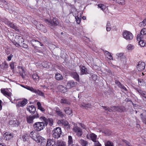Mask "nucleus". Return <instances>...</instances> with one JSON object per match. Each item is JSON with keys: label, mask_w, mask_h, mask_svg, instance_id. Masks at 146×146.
Masks as SVG:
<instances>
[{"label": "nucleus", "mask_w": 146, "mask_h": 146, "mask_svg": "<svg viewBox=\"0 0 146 146\" xmlns=\"http://www.w3.org/2000/svg\"><path fill=\"white\" fill-rule=\"evenodd\" d=\"M3 136L6 140H9L13 137V135L9 132H6L4 134Z\"/></svg>", "instance_id": "nucleus-11"}, {"label": "nucleus", "mask_w": 146, "mask_h": 146, "mask_svg": "<svg viewBox=\"0 0 146 146\" xmlns=\"http://www.w3.org/2000/svg\"><path fill=\"white\" fill-rule=\"evenodd\" d=\"M24 88L33 92L35 93L36 91V89L33 88L31 87L27 86L26 87H24Z\"/></svg>", "instance_id": "nucleus-39"}, {"label": "nucleus", "mask_w": 146, "mask_h": 146, "mask_svg": "<svg viewBox=\"0 0 146 146\" xmlns=\"http://www.w3.org/2000/svg\"><path fill=\"white\" fill-rule=\"evenodd\" d=\"M102 107L105 110H107L108 111L111 112L113 111V110H112V108L111 109L110 108L108 107H107L104 106H102Z\"/></svg>", "instance_id": "nucleus-45"}, {"label": "nucleus", "mask_w": 146, "mask_h": 146, "mask_svg": "<svg viewBox=\"0 0 146 146\" xmlns=\"http://www.w3.org/2000/svg\"><path fill=\"white\" fill-rule=\"evenodd\" d=\"M142 23L145 26L146 25V18L144 19L142 22Z\"/></svg>", "instance_id": "nucleus-60"}, {"label": "nucleus", "mask_w": 146, "mask_h": 146, "mask_svg": "<svg viewBox=\"0 0 146 146\" xmlns=\"http://www.w3.org/2000/svg\"><path fill=\"white\" fill-rule=\"evenodd\" d=\"M44 21L48 25V27L51 29H53L59 24L58 19L56 18H54L52 20L45 19Z\"/></svg>", "instance_id": "nucleus-1"}, {"label": "nucleus", "mask_w": 146, "mask_h": 146, "mask_svg": "<svg viewBox=\"0 0 146 146\" xmlns=\"http://www.w3.org/2000/svg\"><path fill=\"white\" fill-rule=\"evenodd\" d=\"M58 88L62 93H65L67 91V88L62 85H59L58 86Z\"/></svg>", "instance_id": "nucleus-19"}, {"label": "nucleus", "mask_w": 146, "mask_h": 146, "mask_svg": "<svg viewBox=\"0 0 146 146\" xmlns=\"http://www.w3.org/2000/svg\"><path fill=\"white\" fill-rule=\"evenodd\" d=\"M142 96L146 98V92L144 91L143 93V94H142Z\"/></svg>", "instance_id": "nucleus-63"}, {"label": "nucleus", "mask_w": 146, "mask_h": 146, "mask_svg": "<svg viewBox=\"0 0 146 146\" xmlns=\"http://www.w3.org/2000/svg\"><path fill=\"white\" fill-rule=\"evenodd\" d=\"M20 46L22 47L25 48H27L28 47V45L24 43H21L20 45Z\"/></svg>", "instance_id": "nucleus-52"}, {"label": "nucleus", "mask_w": 146, "mask_h": 146, "mask_svg": "<svg viewBox=\"0 0 146 146\" xmlns=\"http://www.w3.org/2000/svg\"><path fill=\"white\" fill-rule=\"evenodd\" d=\"M18 68L19 69V71L20 75L22 76L23 75V73H25V72L23 67L21 66H18Z\"/></svg>", "instance_id": "nucleus-30"}, {"label": "nucleus", "mask_w": 146, "mask_h": 146, "mask_svg": "<svg viewBox=\"0 0 146 146\" xmlns=\"http://www.w3.org/2000/svg\"><path fill=\"white\" fill-rule=\"evenodd\" d=\"M7 90L5 89H1V92L4 95L9 97L11 96V93L10 92H7Z\"/></svg>", "instance_id": "nucleus-18"}, {"label": "nucleus", "mask_w": 146, "mask_h": 146, "mask_svg": "<svg viewBox=\"0 0 146 146\" xmlns=\"http://www.w3.org/2000/svg\"><path fill=\"white\" fill-rule=\"evenodd\" d=\"M56 145V146H66V143L61 140H57Z\"/></svg>", "instance_id": "nucleus-20"}, {"label": "nucleus", "mask_w": 146, "mask_h": 146, "mask_svg": "<svg viewBox=\"0 0 146 146\" xmlns=\"http://www.w3.org/2000/svg\"><path fill=\"white\" fill-rule=\"evenodd\" d=\"M78 15H76L75 16V18L76 19L77 23L78 24H79L81 21V14L80 13L78 14Z\"/></svg>", "instance_id": "nucleus-21"}, {"label": "nucleus", "mask_w": 146, "mask_h": 146, "mask_svg": "<svg viewBox=\"0 0 146 146\" xmlns=\"http://www.w3.org/2000/svg\"><path fill=\"white\" fill-rule=\"evenodd\" d=\"M60 102L62 104H69V102L66 99H62L60 100Z\"/></svg>", "instance_id": "nucleus-36"}, {"label": "nucleus", "mask_w": 146, "mask_h": 146, "mask_svg": "<svg viewBox=\"0 0 146 146\" xmlns=\"http://www.w3.org/2000/svg\"><path fill=\"white\" fill-rule=\"evenodd\" d=\"M40 119L42 120L44 122V123L45 124L46 126L48 124V123L47 122V119L45 117L42 116L40 117Z\"/></svg>", "instance_id": "nucleus-42"}, {"label": "nucleus", "mask_w": 146, "mask_h": 146, "mask_svg": "<svg viewBox=\"0 0 146 146\" xmlns=\"http://www.w3.org/2000/svg\"><path fill=\"white\" fill-rule=\"evenodd\" d=\"M73 143V140L72 137L71 136L69 135L68 136V144L69 145L72 144Z\"/></svg>", "instance_id": "nucleus-33"}, {"label": "nucleus", "mask_w": 146, "mask_h": 146, "mask_svg": "<svg viewBox=\"0 0 146 146\" xmlns=\"http://www.w3.org/2000/svg\"><path fill=\"white\" fill-rule=\"evenodd\" d=\"M46 139L44 138L39 136L36 142L37 143H40L41 145L44 146L46 144Z\"/></svg>", "instance_id": "nucleus-9"}, {"label": "nucleus", "mask_w": 146, "mask_h": 146, "mask_svg": "<svg viewBox=\"0 0 146 146\" xmlns=\"http://www.w3.org/2000/svg\"><path fill=\"white\" fill-rule=\"evenodd\" d=\"M139 26L140 27H143L145 26L142 23V22H140V23H139Z\"/></svg>", "instance_id": "nucleus-62"}, {"label": "nucleus", "mask_w": 146, "mask_h": 146, "mask_svg": "<svg viewBox=\"0 0 146 146\" xmlns=\"http://www.w3.org/2000/svg\"><path fill=\"white\" fill-rule=\"evenodd\" d=\"M111 108L112 109L113 111H119L121 110L119 107L115 106L111 107Z\"/></svg>", "instance_id": "nucleus-46"}, {"label": "nucleus", "mask_w": 146, "mask_h": 146, "mask_svg": "<svg viewBox=\"0 0 146 146\" xmlns=\"http://www.w3.org/2000/svg\"><path fill=\"white\" fill-rule=\"evenodd\" d=\"M56 113L58 115L62 118H63L64 117H65V114L63 113L60 110L58 111Z\"/></svg>", "instance_id": "nucleus-37"}, {"label": "nucleus", "mask_w": 146, "mask_h": 146, "mask_svg": "<svg viewBox=\"0 0 146 146\" xmlns=\"http://www.w3.org/2000/svg\"><path fill=\"white\" fill-rule=\"evenodd\" d=\"M94 142V146H102L101 145L100 143L98 141H97L96 140V141Z\"/></svg>", "instance_id": "nucleus-51"}, {"label": "nucleus", "mask_w": 146, "mask_h": 146, "mask_svg": "<svg viewBox=\"0 0 146 146\" xmlns=\"http://www.w3.org/2000/svg\"><path fill=\"white\" fill-rule=\"evenodd\" d=\"M145 64H137V68H139V67H141V69H140V70H143L145 68V66L143 65H145Z\"/></svg>", "instance_id": "nucleus-49"}, {"label": "nucleus", "mask_w": 146, "mask_h": 146, "mask_svg": "<svg viewBox=\"0 0 146 146\" xmlns=\"http://www.w3.org/2000/svg\"><path fill=\"white\" fill-rule=\"evenodd\" d=\"M27 110L32 113H34L35 112L36 109L33 105L29 106L27 108Z\"/></svg>", "instance_id": "nucleus-14"}, {"label": "nucleus", "mask_w": 146, "mask_h": 146, "mask_svg": "<svg viewBox=\"0 0 146 146\" xmlns=\"http://www.w3.org/2000/svg\"><path fill=\"white\" fill-rule=\"evenodd\" d=\"M140 116L143 122L146 125V116H143L142 113H141Z\"/></svg>", "instance_id": "nucleus-43"}, {"label": "nucleus", "mask_w": 146, "mask_h": 146, "mask_svg": "<svg viewBox=\"0 0 146 146\" xmlns=\"http://www.w3.org/2000/svg\"><path fill=\"white\" fill-rule=\"evenodd\" d=\"M137 91L142 96V94H143V93L144 92V91H143L140 90H137Z\"/></svg>", "instance_id": "nucleus-58"}, {"label": "nucleus", "mask_w": 146, "mask_h": 146, "mask_svg": "<svg viewBox=\"0 0 146 146\" xmlns=\"http://www.w3.org/2000/svg\"><path fill=\"white\" fill-rule=\"evenodd\" d=\"M64 111L67 114L70 115L72 113V110L71 109L68 108H66L64 110Z\"/></svg>", "instance_id": "nucleus-28"}, {"label": "nucleus", "mask_w": 146, "mask_h": 146, "mask_svg": "<svg viewBox=\"0 0 146 146\" xmlns=\"http://www.w3.org/2000/svg\"><path fill=\"white\" fill-rule=\"evenodd\" d=\"M38 109L42 111H44L45 110L42 107Z\"/></svg>", "instance_id": "nucleus-64"}, {"label": "nucleus", "mask_w": 146, "mask_h": 146, "mask_svg": "<svg viewBox=\"0 0 146 146\" xmlns=\"http://www.w3.org/2000/svg\"><path fill=\"white\" fill-rule=\"evenodd\" d=\"M106 30L110 31L111 29V25L109 22H108L106 25Z\"/></svg>", "instance_id": "nucleus-41"}, {"label": "nucleus", "mask_w": 146, "mask_h": 146, "mask_svg": "<svg viewBox=\"0 0 146 146\" xmlns=\"http://www.w3.org/2000/svg\"><path fill=\"white\" fill-rule=\"evenodd\" d=\"M48 64H40L39 66L40 67H42V68H48Z\"/></svg>", "instance_id": "nucleus-53"}, {"label": "nucleus", "mask_w": 146, "mask_h": 146, "mask_svg": "<svg viewBox=\"0 0 146 146\" xmlns=\"http://www.w3.org/2000/svg\"><path fill=\"white\" fill-rule=\"evenodd\" d=\"M18 39V42L19 44H21V43H22V42L24 41L23 39L21 36H16L15 39Z\"/></svg>", "instance_id": "nucleus-29"}, {"label": "nucleus", "mask_w": 146, "mask_h": 146, "mask_svg": "<svg viewBox=\"0 0 146 146\" xmlns=\"http://www.w3.org/2000/svg\"><path fill=\"white\" fill-rule=\"evenodd\" d=\"M104 52L106 56L110 60L112 59V57L110 53L107 51H104Z\"/></svg>", "instance_id": "nucleus-24"}, {"label": "nucleus", "mask_w": 146, "mask_h": 146, "mask_svg": "<svg viewBox=\"0 0 146 146\" xmlns=\"http://www.w3.org/2000/svg\"><path fill=\"white\" fill-rule=\"evenodd\" d=\"M35 93L41 96H44V93L38 90H36Z\"/></svg>", "instance_id": "nucleus-38"}, {"label": "nucleus", "mask_w": 146, "mask_h": 146, "mask_svg": "<svg viewBox=\"0 0 146 146\" xmlns=\"http://www.w3.org/2000/svg\"><path fill=\"white\" fill-rule=\"evenodd\" d=\"M37 105L38 106V109L42 107L40 103L39 102H37Z\"/></svg>", "instance_id": "nucleus-59"}, {"label": "nucleus", "mask_w": 146, "mask_h": 146, "mask_svg": "<svg viewBox=\"0 0 146 146\" xmlns=\"http://www.w3.org/2000/svg\"><path fill=\"white\" fill-rule=\"evenodd\" d=\"M87 73V69L84 66L82 67L81 74H86Z\"/></svg>", "instance_id": "nucleus-26"}, {"label": "nucleus", "mask_w": 146, "mask_h": 146, "mask_svg": "<svg viewBox=\"0 0 146 146\" xmlns=\"http://www.w3.org/2000/svg\"><path fill=\"white\" fill-rule=\"evenodd\" d=\"M105 146H113V143L110 141H108L106 143H105Z\"/></svg>", "instance_id": "nucleus-44"}, {"label": "nucleus", "mask_w": 146, "mask_h": 146, "mask_svg": "<svg viewBox=\"0 0 146 146\" xmlns=\"http://www.w3.org/2000/svg\"><path fill=\"white\" fill-rule=\"evenodd\" d=\"M62 131L60 128L56 127L54 129L52 132V137L56 139H58L61 135Z\"/></svg>", "instance_id": "nucleus-2"}, {"label": "nucleus", "mask_w": 146, "mask_h": 146, "mask_svg": "<svg viewBox=\"0 0 146 146\" xmlns=\"http://www.w3.org/2000/svg\"><path fill=\"white\" fill-rule=\"evenodd\" d=\"M115 83L119 87L121 84V83L118 80H116L115 82Z\"/></svg>", "instance_id": "nucleus-57"}, {"label": "nucleus", "mask_w": 146, "mask_h": 146, "mask_svg": "<svg viewBox=\"0 0 146 146\" xmlns=\"http://www.w3.org/2000/svg\"><path fill=\"white\" fill-rule=\"evenodd\" d=\"M116 2L119 4L124 5L125 3V0H116Z\"/></svg>", "instance_id": "nucleus-40"}, {"label": "nucleus", "mask_w": 146, "mask_h": 146, "mask_svg": "<svg viewBox=\"0 0 146 146\" xmlns=\"http://www.w3.org/2000/svg\"><path fill=\"white\" fill-rule=\"evenodd\" d=\"M47 122L48 124V123L50 126H52L53 125V121L52 118H48L47 119Z\"/></svg>", "instance_id": "nucleus-35"}, {"label": "nucleus", "mask_w": 146, "mask_h": 146, "mask_svg": "<svg viewBox=\"0 0 146 146\" xmlns=\"http://www.w3.org/2000/svg\"><path fill=\"white\" fill-rule=\"evenodd\" d=\"M33 78L35 81H38L39 80V77L36 73H35L33 75Z\"/></svg>", "instance_id": "nucleus-32"}, {"label": "nucleus", "mask_w": 146, "mask_h": 146, "mask_svg": "<svg viewBox=\"0 0 146 146\" xmlns=\"http://www.w3.org/2000/svg\"><path fill=\"white\" fill-rule=\"evenodd\" d=\"M39 117V115L38 113L33 115H30L29 116H28L27 117V122L29 123H33V119L36 118H38Z\"/></svg>", "instance_id": "nucleus-5"}, {"label": "nucleus", "mask_w": 146, "mask_h": 146, "mask_svg": "<svg viewBox=\"0 0 146 146\" xmlns=\"http://www.w3.org/2000/svg\"><path fill=\"white\" fill-rule=\"evenodd\" d=\"M40 30L44 33L47 32V30L45 28V27L42 25H40Z\"/></svg>", "instance_id": "nucleus-31"}, {"label": "nucleus", "mask_w": 146, "mask_h": 146, "mask_svg": "<svg viewBox=\"0 0 146 146\" xmlns=\"http://www.w3.org/2000/svg\"><path fill=\"white\" fill-rule=\"evenodd\" d=\"M99 7L102 10L104 11L106 8L105 6L103 4H99L98 5Z\"/></svg>", "instance_id": "nucleus-48"}, {"label": "nucleus", "mask_w": 146, "mask_h": 146, "mask_svg": "<svg viewBox=\"0 0 146 146\" xmlns=\"http://www.w3.org/2000/svg\"><path fill=\"white\" fill-rule=\"evenodd\" d=\"M45 124L44 122H37L33 125L35 130L37 131H40L44 128Z\"/></svg>", "instance_id": "nucleus-3"}, {"label": "nucleus", "mask_w": 146, "mask_h": 146, "mask_svg": "<svg viewBox=\"0 0 146 146\" xmlns=\"http://www.w3.org/2000/svg\"><path fill=\"white\" fill-rule=\"evenodd\" d=\"M138 41H139V44L141 46L143 47L144 46L145 43L143 40H141V38L139 40H138Z\"/></svg>", "instance_id": "nucleus-34"}, {"label": "nucleus", "mask_w": 146, "mask_h": 146, "mask_svg": "<svg viewBox=\"0 0 146 146\" xmlns=\"http://www.w3.org/2000/svg\"><path fill=\"white\" fill-rule=\"evenodd\" d=\"M79 142L82 146H88V142L82 139H80L79 141Z\"/></svg>", "instance_id": "nucleus-23"}, {"label": "nucleus", "mask_w": 146, "mask_h": 146, "mask_svg": "<svg viewBox=\"0 0 146 146\" xmlns=\"http://www.w3.org/2000/svg\"><path fill=\"white\" fill-rule=\"evenodd\" d=\"M123 54L122 53H118L117 54V56L118 57V58L119 57H120L121 58V57H123Z\"/></svg>", "instance_id": "nucleus-55"}, {"label": "nucleus", "mask_w": 146, "mask_h": 146, "mask_svg": "<svg viewBox=\"0 0 146 146\" xmlns=\"http://www.w3.org/2000/svg\"><path fill=\"white\" fill-rule=\"evenodd\" d=\"M58 123L59 125H64V128L67 129H70V127L69 123L67 121L64 119L59 120L58 121Z\"/></svg>", "instance_id": "nucleus-6"}, {"label": "nucleus", "mask_w": 146, "mask_h": 146, "mask_svg": "<svg viewBox=\"0 0 146 146\" xmlns=\"http://www.w3.org/2000/svg\"><path fill=\"white\" fill-rule=\"evenodd\" d=\"M13 55L12 54H10V55L8 56H7V60L8 61H9L10 60H11V58L13 57Z\"/></svg>", "instance_id": "nucleus-56"}, {"label": "nucleus", "mask_w": 146, "mask_h": 146, "mask_svg": "<svg viewBox=\"0 0 146 146\" xmlns=\"http://www.w3.org/2000/svg\"><path fill=\"white\" fill-rule=\"evenodd\" d=\"M56 142L53 139H48L46 144V146H55L56 145Z\"/></svg>", "instance_id": "nucleus-15"}, {"label": "nucleus", "mask_w": 146, "mask_h": 146, "mask_svg": "<svg viewBox=\"0 0 146 146\" xmlns=\"http://www.w3.org/2000/svg\"><path fill=\"white\" fill-rule=\"evenodd\" d=\"M73 131L76 133L78 136H81L82 133V129L79 127H75L73 129Z\"/></svg>", "instance_id": "nucleus-8"}, {"label": "nucleus", "mask_w": 146, "mask_h": 146, "mask_svg": "<svg viewBox=\"0 0 146 146\" xmlns=\"http://www.w3.org/2000/svg\"><path fill=\"white\" fill-rule=\"evenodd\" d=\"M134 48V46L131 44H128L127 47V48L129 50H132Z\"/></svg>", "instance_id": "nucleus-47"}, {"label": "nucleus", "mask_w": 146, "mask_h": 146, "mask_svg": "<svg viewBox=\"0 0 146 146\" xmlns=\"http://www.w3.org/2000/svg\"><path fill=\"white\" fill-rule=\"evenodd\" d=\"M97 135L95 134L92 133L90 134H87L86 137L87 139H91L93 142L96 141Z\"/></svg>", "instance_id": "nucleus-10"}, {"label": "nucleus", "mask_w": 146, "mask_h": 146, "mask_svg": "<svg viewBox=\"0 0 146 146\" xmlns=\"http://www.w3.org/2000/svg\"><path fill=\"white\" fill-rule=\"evenodd\" d=\"M123 37L127 40H131L133 36L131 33L127 31H125L123 32Z\"/></svg>", "instance_id": "nucleus-4"}, {"label": "nucleus", "mask_w": 146, "mask_h": 146, "mask_svg": "<svg viewBox=\"0 0 146 146\" xmlns=\"http://www.w3.org/2000/svg\"><path fill=\"white\" fill-rule=\"evenodd\" d=\"M77 82H74L73 80L68 81L67 83V87L70 88H72L76 86Z\"/></svg>", "instance_id": "nucleus-13"}, {"label": "nucleus", "mask_w": 146, "mask_h": 146, "mask_svg": "<svg viewBox=\"0 0 146 146\" xmlns=\"http://www.w3.org/2000/svg\"><path fill=\"white\" fill-rule=\"evenodd\" d=\"M72 76L73 78L77 81H79V76L76 72H73L72 74Z\"/></svg>", "instance_id": "nucleus-25"}, {"label": "nucleus", "mask_w": 146, "mask_h": 146, "mask_svg": "<svg viewBox=\"0 0 146 146\" xmlns=\"http://www.w3.org/2000/svg\"><path fill=\"white\" fill-rule=\"evenodd\" d=\"M54 109L56 113L58 111L60 110L59 108L57 107H56Z\"/></svg>", "instance_id": "nucleus-61"}, {"label": "nucleus", "mask_w": 146, "mask_h": 146, "mask_svg": "<svg viewBox=\"0 0 146 146\" xmlns=\"http://www.w3.org/2000/svg\"><path fill=\"white\" fill-rule=\"evenodd\" d=\"M27 103V100L26 99H24L22 101L18 102L17 106L19 107H23L26 105Z\"/></svg>", "instance_id": "nucleus-16"}, {"label": "nucleus", "mask_w": 146, "mask_h": 146, "mask_svg": "<svg viewBox=\"0 0 146 146\" xmlns=\"http://www.w3.org/2000/svg\"><path fill=\"white\" fill-rule=\"evenodd\" d=\"M146 34V28L142 29L140 32V34H138L137 36V40H139L141 38H142V36Z\"/></svg>", "instance_id": "nucleus-12"}, {"label": "nucleus", "mask_w": 146, "mask_h": 146, "mask_svg": "<svg viewBox=\"0 0 146 146\" xmlns=\"http://www.w3.org/2000/svg\"><path fill=\"white\" fill-rule=\"evenodd\" d=\"M55 78L57 80H60L63 79V77L59 73H56L55 75Z\"/></svg>", "instance_id": "nucleus-22"}, {"label": "nucleus", "mask_w": 146, "mask_h": 146, "mask_svg": "<svg viewBox=\"0 0 146 146\" xmlns=\"http://www.w3.org/2000/svg\"><path fill=\"white\" fill-rule=\"evenodd\" d=\"M80 106L83 109H87L91 107V105L90 104H86L84 102L82 103L80 105Z\"/></svg>", "instance_id": "nucleus-17"}, {"label": "nucleus", "mask_w": 146, "mask_h": 146, "mask_svg": "<svg viewBox=\"0 0 146 146\" xmlns=\"http://www.w3.org/2000/svg\"><path fill=\"white\" fill-rule=\"evenodd\" d=\"M34 131H33L31 132L30 134V136L35 141H36L38 139L39 136Z\"/></svg>", "instance_id": "nucleus-7"}, {"label": "nucleus", "mask_w": 146, "mask_h": 146, "mask_svg": "<svg viewBox=\"0 0 146 146\" xmlns=\"http://www.w3.org/2000/svg\"><path fill=\"white\" fill-rule=\"evenodd\" d=\"M7 24L9 25L11 28L15 29V30H17V27L15 25L10 21H8Z\"/></svg>", "instance_id": "nucleus-27"}, {"label": "nucleus", "mask_w": 146, "mask_h": 146, "mask_svg": "<svg viewBox=\"0 0 146 146\" xmlns=\"http://www.w3.org/2000/svg\"><path fill=\"white\" fill-rule=\"evenodd\" d=\"M119 88L122 89L124 91H125L126 92L127 91V90L126 88L122 84H121L120 86L119 87Z\"/></svg>", "instance_id": "nucleus-50"}, {"label": "nucleus", "mask_w": 146, "mask_h": 146, "mask_svg": "<svg viewBox=\"0 0 146 146\" xmlns=\"http://www.w3.org/2000/svg\"><path fill=\"white\" fill-rule=\"evenodd\" d=\"M16 39H15V40L13 42V44L15 45L17 47H18L19 46H20V44H19L17 42H16Z\"/></svg>", "instance_id": "nucleus-54"}]
</instances>
